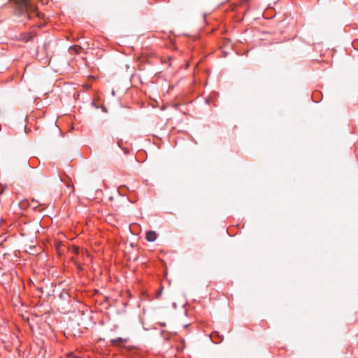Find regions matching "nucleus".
I'll use <instances>...</instances> for the list:
<instances>
[{
	"mask_svg": "<svg viewBox=\"0 0 358 358\" xmlns=\"http://www.w3.org/2000/svg\"><path fill=\"white\" fill-rule=\"evenodd\" d=\"M157 238V234L154 231H149L146 233V240L152 242Z\"/></svg>",
	"mask_w": 358,
	"mask_h": 358,
	"instance_id": "3",
	"label": "nucleus"
},
{
	"mask_svg": "<svg viewBox=\"0 0 358 358\" xmlns=\"http://www.w3.org/2000/svg\"><path fill=\"white\" fill-rule=\"evenodd\" d=\"M31 202H32V203H38V201H36V200H34V199H33Z\"/></svg>",
	"mask_w": 358,
	"mask_h": 358,
	"instance_id": "8",
	"label": "nucleus"
},
{
	"mask_svg": "<svg viewBox=\"0 0 358 358\" xmlns=\"http://www.w3.org/2000/svg\"><path fill=\"white\" fill-rule=\"evenodd\" d=\"M34 35L31 32L22 34L20 36V39L24 42L30 41L33 39Z\"/></svg>",
	"mask_w": 358,
	"mask_h": 358,
	"instance_id": "2",
	"label": "nucleus"
},
{
	"mask_svg": "<svg viewBox=\"0 0 358 358\" xmlns=\"http://www.w3.org/2000/svg\"><path fill=\"white\" fill-rule=\"evenodd\" d=\"M18 10L19 14L21 15H27L30 19L33 15L38 17H42L41 14L37 10V6L33 0H14Z\"/></svg>",
	"mask_w": 358,
	"mask_h": 358,
	"instance_id": "1",
	"label": "nucleus"
},
{
	"mask_svg": "<svg viewBox=\"0 0 358 358\" xmlns=\"http://www.w3.org/2000/svg\"><path fill=\"white\" fill-rule=\"evenodd\" d=\"M71 51H74L76 54H79L80 52L81 48L78 45L71 46L70 48Z\"/></svg>",
	"mask_w": 358,
	"mask_h": 358,
	"instance_id": "5",
	"label": "nucleus"
},
{
	"mask_svg": "<svg viewBox=\"0 0 358 358\" xmlns=\"http://www.w3.org/2000/svg\"><path fill=\"white\" fill-rule=\"evenodd\" d=\"M162 293V289H159V290L157 292V293H156V298H157V299H159V297H160V296H161Z\"/></svg>",
	"mask_w": 358,
	"mask_h": 358,
	"instance_id": "6",
	"label": "nucleus"
},
{
	"mask_svg": "<svg viewBox=\"0 0 358 358\" xmlns=\"http://www.w3.org/2000/svg\"><path fill=\"white\" fill-rule=\"evenodd\" d=\"M125 341H126L125 339L120 337V338H115V339H112L110 341V343H111L112 345H119L120 343H124Z\"/></svg>",
	"mask_w": 358,
	"mask_h": 358,
	"instance_id": "4",
	"label": "nucleus"
},
{
	"mask_svg": "<svg viewBox=\"0 0 358 358\" xmlns=\"http://www.w3.org/2000/svg\"><path fill=\"white\" fill-rule=\"evenodd\" d=\"M27 203L28 202L27 201H24L21 202V203L20 205L21 208H24V205H27Z\"/></svg>",
	"mask_w": 358,
	"mask_h": 358,
	"instance_id": "7",
	"label": "nucleus"
}]
</instances>
